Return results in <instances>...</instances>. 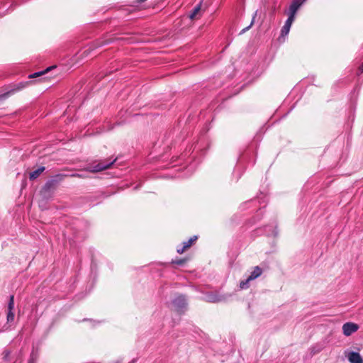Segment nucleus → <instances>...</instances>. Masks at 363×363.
<instances>
[{"label":"nucleus","mask_w":363,"mask_h":363,"mask_svg":"<svg viewBox=\"0 0 363 363\" xmlns=\"http://www.w3.org/2000/svg\"><path fill=\"white\" fill-rule=\"evenodd\" d=\"M116 161V160L109 161V160H102L99 161L97 164H92L87 167H86V171L89 172H99L104 171L105 169H108Z\"/></svg>","instance_id":"1"},{"label":"nucleus","mask_w":363,"mask_h":363,"mask_svg":"<svg viewBox=\"0 0 363 363\" xmlns=\"http://www.w3.org/2000/svg\"><path fill=\"white\" fill-rule=\"evenodd\" d=\"M172 305L179 314L184 313L188 305L186 296L182 294L177 296L173 299Z\"/></svg>","instance_id":"2"},{"label":"nucleus","mask_w":363,"mask_h":363,"mask_svg":"<svg viewBox=\"0 0 363 363\" xmlns=\"http://www.w3.org/2000/svg\"><path fill=\"white\" fill-rule=\"evenodd\" d=\"M358 329V325L351 322L345 323L342 325V332L345 336L351 335L352 333L357 331Z\"/></svg>","instance_id":"3"},{"label":"nucleus","mask_w":363,"mask_h":363,"mask_svg":"<svg viewBox=\"0 0 363 363\" xmlns=\"http://www.w3.org/2000/svg\"><path fill=\"white\" fill-rule=\"evenodd\" d=\"M13 309H14V296L11 295L9 296V303H8V313H7V317H6L7 323H11L14 320L15 315L13 311Z\"/></svg>","instance_id":"4"},{"label":"nucleus","mask_w":363,"mask_h":363,"mask_svg":"<svg viewBox=\"0 0 363 363\" xmlns=\"http://www.w3.org/2000/svg\"><path fill=\"white\" fill-rule=\"evenodd\" d=\"M295 16L289 14L288 18L286 19L284 26L281 28V36H286L289 34L291 26L294 21Z\"/></svg>","instance_id":"5"},{"label":"nucleus","mask_w":363,"mask_h":363,"mask_svg":"<svg viewBox=\"0 0 363 363\" xmlns=\"http://www.w3.org/2000/svg\"><path fill=\"white\" fill-rule=\"evenodd\" d=\"M306 0H293L290 6L289 14L292 15L294 16H296V13L300 6L306 1Z\"/></svg>","instance_id":"6"},{"label":"nucleus","mask_w":363,"mask_h":363,"mask_svg":"<svg viewBox=\"0 0 363 363\" xmlns=\"http://www.w3.org/2000/svg\"><path fill=\"white\" fill-rule=\"evenodd\" d=\"M347 357L350 363H363V359L357 352H350Z\"/></svg>","instance_id":"7"},{"label":"nucleus","mask_w":363,"mask_h":363,"mask_svg":"<svg viewBox=\"0 0 363 363\" xmlns=\"http://www.w3.org/2000/svg\"><path fill=\"white\" fill-rule=\"evenodd\" d=\"M198 237L196 235H194L191 237L188 241L184 242V245L181 248H177V252L179 254L183 253L187 248L190 247L193 242L197 240Z\"/></svg>","instance_id":"8"},{"label":"nucleus","mask_w":363,"mask_h":363,"mask_svg":"<svg viewBox=\"0 0 363 363\" xmlns=\"http://www.w3.org/2000/svg\"><path fill=\"white\" fill-rule=\"evenodd\" d=\"M262 273V269L259 267L256 266L254 267L253 271L250 273V276L248 277V280H254L259 277Z\"/></svg>","instance_id":"9"},{"label":"nucleus","mask_w":363,"mask_h":363,"mask_svg":"<svg viewBox=\"0 0 363 363\" xmlns=\"http://www.w3.org/2000/svg\"><path fill=\"white\" fill-rule=\"evenodd\" d=\"M45 169V167L42 166L38 168L36 170L31 172L29 174L30 180H35L37 179Z\"/></svg>","instance_id":"10"},{"label":"nucleus","mask_w":363,"mask_h":363,"mask_svg":"<svg viewBox=\"0 0 363 363\" xmlns=\"http://www.w3.org/2000/svg\"><path fill=\"white\" fill-rule=\"evenodd\" d=\"M57 185V183L54 182V181L50 178L44 184L43 190L45 191H50V190L54 189Z\"/></svg>","instance_id":"11"},{"label":"nucleus","mask_w":363,"mask_h":363,"mask_svg":"<svg viewBox=\"0 0 363 363\" xmlns=\"http://www.w3.org/2000/svg\"><path fill=\"white\" fill-rule=\"evenodd\" d=\"M67 177H69V175L65 174H57L51 177V179L54 181V182H55V183H57V184H58Z\"/></svg>","instance_id":"12"},{"label":"nucleus","mask_w":363,"mask_h":363,"mask_svg":"<svg viewBox=\"0 0 363 363\" xmlns=\"http://www.w3.org/2000/svg\"><path fill=\"white\" fill-rule=\"evenodd\" d=\"M112 41L108 39V40H99L97 41H96L94 44V46L95 48H99V47H101L104 45H107V44H109L111 43Z\"/></svg>","instance_id":"13"},{"label":"nucleus","mask_w":363,"mask_h":363,"mask_svg":"<svg viewBox=\"0 0 363 363\" xmlns=\"http://www.w3.org/2000/svg\"><path fill=\"white\" fill-rule=\"evenodd\" d=\"M52 68V67H48L47 69H45L43 71L37 72H35L33 74H31L29 75V78H35L37 77H40L41 75H43L45 73L48 72Z\"/></svg>","instance_id":"14"},{"label":"nucleus","mask_w":363,"mask_h":363,"mask_svg":"<svg viewBox=\"0 0 363 363\" xmlns=\"http://www.w3.org/2000/svg\"><path fill=\"white\" fill-rule=\"evenodd\" d=\"M208 299L209 302H212V303L219 302V301H221L223 300L220 296H218L216 294H210V295H208Z\"/></svg>","instance_id":"15"},{"label":"nucleus","mask_w":363,"mask_h":363,"mask_svg":"<svg viewBox=\"0 0 363 363\" xmlns=\"http://www.w3.org/2000/svg\"><path fill=\"white\" fill-rule=\"evenodd\" d=\"M250 280H248V278L244 281H240V288L241 289H246L249 287V281Z\"/></svg>","instance_id":"16"},{"label":"nucleus","mask_w":363,"mask_h":363,"mask_svg":"<svg viewBox=\"0 0 363 363\" xmlns=\"http://www.w3.org/2000/svg\"><path fill=\"white\" fill-rule=\"evenodd\" d=\"M200 9H201V6L200 5H197L194 9V10L192 11L191 13L190 14V16H189L190 18L192 19V18H195V16H196L198 12L200 11Z\"/></svg>","instance_id":"17"},{"label":"nucleus","mask_w":363,"mask_h":363,"mask_svg":"<svg viewBox=\"0 0 363 363\" xmlns=\"http://www.w3.org/2000/svg\"><path fill=\"white\" fill-rule=\"evenodd\" d=\"M256 15H257V12H255V15L253 16V18H252V21H251V23H250V24L248 26H247V27H245V28H243V29L240 31V34H243L244 33H245L247 30H248L251 28V26H252L253 25V23H254V20H255V17H256Z\"/></svg>","instance_id":"18"},{"label":"nucleus","mask_w":363,"mask_h":363,"mask_svg":"<svg viewBox=\"0 0 363 363\" xmlns=\"http://www.w3.org/2000/svg\"><path fill=\"white\" fill-rule=\"evenodd\" d=\"M172 262L173 264H176L177 265L182 266L186 262V259H177L174 260H172Z\"/></svg>","instance_id":"19"},{"label":"nucleus","mask_w":363,"mask_h":363,"mask_svg":"<svg viewBox=\"0 0 363 363\" xmlns=\"http://www.w3.org/2000/svg\"><path fill=\"white\" fill-rule=\"evenodd\" d=\"M69 176L72 177H78V178H85L86 177L85 175H84L82 174H78V173L72 174H69Z\"/></svg>","instance_id":"20"},{"label":"nucleus","mask_w":363,"mask_h":363,"mask_svg":"<svg viewBox=\"0 0 363 363\" xmlns=\"http://www.w3.org/2000/svg\"><path fill=\"white\" fill-rule=\"evenodd\" d=\"M363 72V62L362 63V65L359 66V69H358V72H357V74H360Z\"/></svg>","instance_id":"21"},{"label":"nucleus","mask_w":363,"mask_h":363,"mask_svg":"<svg viewBox=\"0 0 363 363\" xmlns=\"http://www.w3.org/2000/svg\"><path fill=\"white\" fill-rule=\"evenodd\" d=\"M320 349L316 350L315 347H313V348H312V351H311V352L314 354H315V353H317V352H320Z\"/></svg>","instance_id":"22"},{"label":"nucleus","mask_w":363,"mask_h":363,"mask_svg":"<svg viewBox=\"0 0 363 363\" xmlns=\"http://www.w3.org/2000/svg\"><path fill=\"white\" fill-rule=\"evenodd\" d=\"M25 86V84L21 83L19 84V85L18 86L16 90H21L22 88H23Z\"/></svg>","instance_id":"23"},{"label":"nucleus","mask_w":363,"mask_h":363,"mask_svg":"<svg viewBox=\"0 0 363 363\" xmlns=\"http://www.w3.org/2000/svg\"><path fill=\"white\" fill-rule=\"evenodd\" d=\"M146 0H136V2L138 3V4H141V3H143L145 2Z\"/></svg>","instance_id":"24"},{"label":"nucleus","mask_w":363,"mask_h":363,"mask_svg":"<svg viewBox=\"0 0 363 363\" xmlns=\"http://www.w3.org/2000/svg\"><path fill=\"white\" fill-rule=\"evenodd\" d=\"M114 363H121V362L120 360H118V361L115 362Z\"/></svg>","instance_id":"25"}]
</instances>
